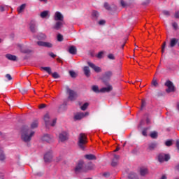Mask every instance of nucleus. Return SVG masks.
<instances>
[{
    "mask_svg": "<svg viewBox=\"0 0 179 179\" xmlns=\"http://www.w3.org/2000/svg\"><path fill=\"white\" fill-rule=\"evenodd\" d=\"M162 13L165 15V16H170V13L169 11H167L166 10H164V11H162Z\"/></svg>",
    "mask_w": 179,
    "mask_h": 179,
    "instance_id": "37998d69",
    "label": "nucleus"
},
{
    "mask_svg": "<svg viewBox=\"0 0 179 179\" xmlns=\"http://www.w3.org/2000/svg\"><path fill=\"white\" fill-rule=\"evenodd\" d=\"M4 178V175L3 173H0V179H3Z\"/></svg>",
    "mask_w": 179,
    "mask_h": 179,
    "instance_id": "338daca9",
    "label": "nucleus"
},
{
    "mask_svg": "<svg viewBox=\"0 0 179 179\" xmlns=\"http://www.w3.org/2000/svg\"><path fill=\"white\" fill-rule=\"evenodd\" d=\"M56 122H57L56 119L53 120L52 123L51 124V126L54 127L55 125V124H56Z\"/></svg>",
    "mask_w": 179,
    "mask_h": 179,
    "instance_id": "052dcab7",
    "label": "nucleus"
},
{
    "mask_svg": "<svg viewBox=\"0 0 179 179\" xmlns=\"http://www.w3.org/2000/svg\"><path fill=\"white\" fill-rule=\"evenodd\" d=\"M44 121H45V124L46 125V127L50 124V115L48 114H46L45 116H44Z\"/></svg>",
    "mask_w": 179,
    "mask_h": 179,
    "instance_id": "a878e982",
    "label": "nucleus"
},
{
    "mask_svg": "<svg viewBox=\"0 0 179 179\" xmlns=\"http://www.w3.org/2000/svg\"><path fill=\"white\" fill-rule=\"evenodd\" d=\"M34 131H31V129H24L23 134V141L24 145H27V147L30 146V142L31 141V138L34 136Z\"/></svg>",
    "mask_w": 179,
    "mask_h": 179,
    "instance_id": "f257e3e1",
    "label": "nucleus"
},
{
    "mask_svg": "<svg viewBox=\"0 0 179 179\" xmlns=\"http://www.w3.org/2000/svg\"><path fill=\"white\" fill-rule=\"evenodd\" d=\"M38 127V121H35L31 125V127L32 129H35V128H37Z\"/></svg>",
    "mask_w": 179,
    "mask_h": 179,
    "instance_id": "f704fd0d",
    "label": "nucleus"
},
{
    "mask_svg": "<svg viewBox=\"0 0 179 179\" xmlns=\"http://www.w3.org/2000/svg\"><path fill=\"white\" fill-rule=\"evenodd\" d=\"M145 105H146L145 101L143 100V101H142V106H141V107L143 108V107L145 106Z\"/></svg>",
    "mask_w": 179,
    "mask_h": 179,
    "instance_id": "e2e57ef3",
    "label": "nucleus"
},
{
    "mask_svg": "<svg viewBox=\"0 0 179 179\" xmlns=\"http://www.w3.org/2000/svg\"><path fill=\"white\" fill-rule=\"evenodd\" d=\"M29 29L32 33L37 32V24H36V21H31L29 24Z\"/></svg>",
    "mask_w": 179,
    "mask_h": 179,
    "instance_id": "9d476101",
    "label": "nucleus"
},
{
    "mask_svg": "<svg viewBox=\"0 0 179 179\" xmlns=\"http://www.w3.org/2000/svg\"><path fill=\"white\" fill-rule=\"evenodd\" d=\"M94 169V165L92 164H84V172H87V171L92 170Z\"/></svg>",
    "mask_w": 179,
    "mask_h": 179,
    "instance_id": "f3484780",
    "label": "nucleus"
},
{
    "mask_svg": "<svg viewBox=\"0 0 179 179\" xmlns=\"http://www.w3.org/2000/svg\"><path fill=\"white\" fill-rule=\"evenodd\" d=\"M106 86H107V87H103L102 89L100 90V92H102V93H105V92H110L113 90V87L109 84L108 83V85H105Z\"/></svg>",
    "mask_w": 179,
    "mask_h": 179,
    "instance_id": "9b49d317",
    "label": "nucleus"
},
{
    "mask_svg": "<svg viewBox=\"0 0 179 179\" xmlns=\"http://www.w3.org/2000/svg\"><path fill=\"white\" fill-rule=\"evenodd\" d=\"M37 45L40 47H46L48 48H51L52 47V43H50V42H42V41H38L37 42Z\"/></svg>",
    "mask_w": 179,
    "mask_h": 179,
    "instance_id": "6e6552de",
    "label": "nucleus"
},
{
    "mask_svg": "<svg viewBox=\"0 0 179 179\" xmlns=\"http://www.w3.org/2000/svg\"><path fill=\"white\" fill-rule=\"evenodd\" d=\"M104 8H105L106 10H110V7L109 4H108L107 2H106V3H104Z\"/></svg>",
    "mask_w": 179,
    "mask_h": 179,
    "instance_id": "c03bdc74",
    "label": "nucleus"
},
{
    "mask_svg": "<svg viewBox=\"0 0 179 179\" xmlns=\"http://www.w3.org/2000/svg\"><path fill=\"white\" fill-rule=\"evenodd\" d=\"M175 17L176 19H179V11H176V13L175 14Z\"/></svg>",
    "mask_w": 179,
    "mask_h": 179,
    "instance_id": "13d9d810",
    "label": "nucleus"
},
{
    "mask_svg": "<svg viewBox=\"0 0 179 179\" xmlns=\"http://www.w3.org/2000/svg\"><path fill=\"white\" fill-rule=\"evenodd\" d=\"M152 85H154L155 87H157L158 86V83L157 82L156 79H153L152 83Z\"/></svg>",
    "mask_w": 179,
    "mask_h": 179,
    "instance_id": "49530a36",
    "label": "nucleus"
},
{
    "mask_svg": "<svg viewBox=\"0 0 179 179\" xmlns=\"http://www.w3.org/2000/svg\"><path fill=\"white\" fill-rule=\"evenodd\" d=\"M165 145L167 147L171 146L173 145V141L172 140H169V141H166Z\"/></svg>",
    "mask_w": 179,
    "mask_h": 179,
    "instance_id": "58836bf2",
    "label": "nucleus"
},
{
    "mask_svg": "<svg viewBox=\"0 0 179 179\" xmlns=\"http://www.w3.org/2000/svg\"><path fill=\"white\" fill-rule=\"evenodd\" d=\"M64 38H63V35H61V34H58L57 35V41L59 42L63 41Z\"/></svg>",
    "mask_w": 179,
    "mask_h": 179,
    "instance_id": "ea45409f",
    "label": "nucleus"
},
{
    "mask_svg": "<svg viewBox=\"0 0 179 179\" xmlns=\"http://www.w3.org/2000/svg\"><path fill=\"white\" fill-rule=\"evenodd\" d=\"M170 159L169 155H165L164 153H161L158 155V160L159 162H168Z\"/></svg>",
    "mask_w": 179,
    "mask_h": 179,
    "instance_id": "0eeeda50",
    "label": "nucleus"
},
{
    "mask_svg": "<svg viewBox=\"0 0 179 179\" xmlns=\"http://www.w3.org/2000/svg\"><path fill=\"white\" fill-rule=\"evenodd\" d=\"M68 138V134L66 132L63 131L59 136V139L61 142L65 141Z\"/></svg>",
    "mask_w": 179,
    "mask_h": 179,
    "instance_id": "ddd939ff",
    "label": "nucleus"
},
{
    "mask_svg": "<svg viewBox=\"0 0 179 179\" xmlns=\"http://www.w3.org/2000/svg\"><path fill=\"white\" fill-rule=\"evenodd\" d=\"M88 106H89V103H85L83 104V106L80 107V109L84 111L87 108Z\"/></svg>",
    "mask_w": 179,
    "mask_h": 179,
    "instance_id": "4c0bfd02",
    "label": "nucleus"
},
{
    "mask_svg": "<svg viewBox=\"0 0 179 179\" xmlns=\"http://www.w3.org/2000/svg\"><path fill=\"white\" fill-rule=\"evenodd\" d=\"M17 12H18V13H22V12H23V4H22V5L20 6V8L17 9Z\"/></svg>",
    "mask_w": 179,
    "mask_h": 179,
    "instance_id": "de8ad7c7",
    "label": "nucleus"
},
{
    "mask_svg": "<svg viewBox=\"0 0 179 179\" xmlns=\"http://www.w3.org/2000/svg\"><path fill=\"white\" fill-rule=\"evenodd\" d=\"M179 41V39H176V38H173L171 40V42H170V46L171 48H173Z\"/></svg>",
    "mask_w": 179,
    "mask_h": 179,
    "instance_id": "4be33fe9",
    "label": "nucleus"
},
{
    "mask_svg": "<svg viewBox=\"0 0 179 179\" xmlns=\"http://www.w3.org/2000/svg\"><path fill=\"white\" fill-rule=\"evenodd\" d=\"M31 50H30V49H25L24 50V54H31Z\"/></svg>",
    "mask_w": 179,
    "mask_h": 179,
    "instance_id": "3c124183",
    "label": "nucleus"
},
{
    "mask_svg": "<svg viewBox=\"0 0 179 179\" xmlns=\"http://www.w3.org/2000/svg\"><path fill=\"white\" fill-rule=\"evenodd\" d=\"M129 179H138V176L136 173H131L129 175Z\"/></svg>",
    "mask_w": 179,
    "mask_h": 179,
    "instance_id": "7c9ffc66",
    "label": "nucleus"
},
{
    "mask_svg": "<svg viewBox=\"0 0 179 179\" xmlns=\"http://www.w3.org/2000/svg\"><path fill=\"white\" fill-rule=\"evenodd\" d=\"M142 134H143L144 136H147V130H146V129H144V130L142 131Z\"/></svg>",
    "mask_w": 179,
    "mask_h": 179,
    "instance_id": "bf43d9fd",
    "label": "nucleus"
},
{
    "mask_svg": "<svg viewBox=\"0 0 179 179\" xmlns=\"http://www.w3.org/2000/svg\"><path fill=\"white\" fill-rule=\"evenodd\" d=\"M52 78H55V79H57V78H60V76H59V74H58L57 73H56V72L53 73L52 74Z\"/></svg>",
    "mask_w": 179,
    "mask_h": 179,
    "instance_id": "a19ab883",
    "label": "nucleus"
},
{
    "mask_svg": "<svg viewBox=\"0 0 179 179\" xmlns=\"http://www.w3.org/2000/svg\"><path fill=\"white\" fill-rule=\"evenodd\" d=\"M172 26L175 30H177L178 29V25L177 22H173Z\"/></svg>",
    "mask_w": 179,
    "mask_h": 179,
    "instance_id": "a18cd8bd",
    "label": "nucleus"
},
{
    "mask_svg": "<svg viewBox=\"0 0 179 179\" xmlns=\"http://www.w3.org/2000/svg\"><path fill=\"white\" fill-rule=\"evenodd\" d=\"M0 10H1V12L5 11V8H4L3 6H0Z\"/></svg>",
    "mask_w": 179,
    "mask_h": 179,
    "instance_id": "0e129e2a",
    "label": "nucleus"
},
{
    "mask_svg": "<svg viewBox=\"0 0 179 179\" xmlns=\"http://www.w3.org/2000/svg\"><path fill=\"white\" fill-rule=\"evenodd\" d=\"M63 27L62 21H57L55 24L52 27L55 30H59Z\"/></svg>",
    "mask_w": 179,
    "mask_h": 179,
    "instance_id": "2eb2a0df",
    "label": "nucleus"
},
{
    "mask_svg": "<svg viewBox=\"0 0 179 179\" xmlns=\"http://www.w3.org/2000/svg\"><path fill=\"white\" fill-rule=\"evenodd\" d=\"M6 58H7V59H8L9 61H16V59H17L16 55H13L11 54H6Z\"/></svg>",
    "mask_w": 179,
    "mask_h": 179,
    "instance_id": "6ab92c4d",
    "label": "nucleus"
},
{
    "mask_svg": "<svg viewBox=\"0 0 179 179\" xmlns=\"http://www.w3.org/2000/svg\"><path fill=\"white\" fill-rule=\"evenodd\" d=\"M157 144L156 143H152L149 145L148 149L152 151L154 150L157 148Z\"/></svg>",
    "mask_w": 179,
    "mask_h": 179,
    "instance_id": "bb28decb",
    "label": "nucleus"
},
{
    "mask_svg": "<svg viewBox=\"0 0 179 179\" xmlns=\"http://www.w3.org/2000/svg\"><path fill=\"white\" fill-rule=\"evenodd\" d=\"M66 92L69 94V99L71 101H75L78 97V94L71 90L68 86L66 87Z\"/></svg>",
    "mask_w": 179,
    "mask_h": 179,
    "instance_id": "7ed1b4c3",
    "label": "nucleus"
},
{
    "mask_svg": "<svg viewBox=\"0 0 179 179\" xmlns=\"http://www.w3.org/2000/svg\"><path fill=\"white\" fill-rule=\"evenodd\" d=\"M69 74H70L71 77H72V78H76V74L74 71H70Z\"/></svg>",
    "mask_w": 179,
    "mask_h": 179,
    "instance_id": "09e8293b",
    "label": "nucleus"
},
{
    "mask_svg": "<svg viewBox=\"0 0 179 179\" xmlns=\"http://www.w3.org/2000/svg\"><path fill=\"white\" fill-rule=\"evenodd\" d=\"M108 58L109 59L114 60L115 56H114V55H113V53H110L109 55H108Z\"/></svg>",
    "mask_w": 179,
    "mask_h": 179,
    "instance_id": "79ce46f5",
    "label": "nucleus"
},
{
    "mask_svg": "<svg viewBox=\"0 0 179 179\" xmlns=\"http://www.w3.org/2000/svg\"><path fill=\"white\" fill-rule=\"evenodd\" d=\"M6 159V156L5 155V152L0 148V160L1 162H5Z\"/></svg>",
    "mask_w": 179,
    "mask_h": 179,
    "instance_id": "b1692460",
    "label": "nucleus"
},
{
    "mask_svg": "<svg viewBox=\"0 0 179 179\" xmlns=\"http://www.w3.org/2000/svg\"><path fill=\"white\" fill-rule=\"evenodd\" d=\"M6 78L8 80H12V76L10 74H6Z\"/></svg>",
    "mask_w": 179,
    "mask_h": 179,
    "instance_id": "8fccbe9b",
    "label": "nucleus"
},
{
    "mask_svg": "<svg viewBox=\"0 0 179 179\" xmlns=\"http://www.w3.org/2000/svg\"><path fill=\"white\" fill-rule=\"evenodd\" d=\"M103 54V52H99V53H98V55H97V58L101 59Z\"/></svg>",
    "mask_w": 179,
    "mask_h": 179,
    "instance_id": "603ef678",
    "label": "nucleus"
},
{
    "mask_svg": "<svg viewBox=\"0 0 179 179\" xmlns=\"http://www.w3.org/2000/svg\"><path fill=\"white\" fill-rule=\"evenodd\" d=\"M112 76H113V73L111 71H107L102 75L101 80L103 81L104 85H108V84H109L108 82L110 81Z\"/></svg>",
    "mask_w": 179,
    "mask_h": 179,
    "instance_id": "20e7f679",
    "label": "nucleus"
},
{
    "mask_svg": "<svg viewBox=\"0 0 179 179\" xmlns=\"http://www.w3.org/2000/svg\"><path fill=\"white\" fill-rule=\"evenodd\" d=\"M139 173L141 176H145L148 173V170L146 168H141Z\"/></svg>",
    "mask_w": 179,
    "mask_h": 179,
    "instance_id": "412c9836",
    "label": "nucleus"
},
{
    "mask_svg": "<svg viewBox=\"0 0 179 179\" xmlns=\"http://www.w3.org/2000/svg\"><path fill=\"white\" fill-rule=\"evenodd\" d=\"M87 115H89V113L87 112H86L85 113H80L75 115V119L77 120H80Z\"/></svg>",
    "mask_w": 179,
    "mask_h": 179,
    "instance_id": "4468645a",
    "label": "nucleus"
},
{
    "mask_svg": "<svg viewBox=\"0 0 179 179\" xmlns=\"http://www.w3.org/2000/svg\"><path fill=\"white\" fill-rule=\"evenodd\" d=\"M17 129L20 130V132L21 133V139H23V125L22 124V122H21L20 127L17 128Z\"/></svg>",
    "mask_w": 179,
    "mask_h": 179,
    "instance_id": "72a5a7b5",
    "label": "nucleus"
},
{
    "mask_svg": "<svg viewBox=\"0 0 179 179\" xmlns=\"http://www.w3.org/2000/svg\"><path fill=\"white\" fill-rule=\"evenodd\" d=\"M83 71H84L85 75L87 78H89V77L90 76V71L89 67L85 66L84 69H83Z\"/></svg>",
    "mask_w": 179,
    "mask_h": 179,
    "instance_id": "393cba45",
    "label": "nucleus"
},
{
    "mask_svg": "<svg viewBox=\"0 0 179 179\" xmlns=\"http://www.w3.org/2000/svg\"><path fill=\"white\" fill-rule=\"evenodd\" d=\"M165 86L168 87V89L166 90V92L167 93L173 92L175 91V87L172 82L170 80H167L165 83Z\"/></svg>",
    "mask_w": 179,
    "mask_h": 179,
    "instance_id": "39448f33",
    "label": "nucleus"
},
{
    "mask_svg": "<svg viewBox=\"0 0 179 179\" xmlns=\"http://www.w3.org/2000/svg\"><path fill=\"white\" fill-rule=\"evenodd\" d=\"M92 16L94 19H97V17L99 16V13H97V11H93L92 12Z\"/></svg>",
    "mask_w": 179,
    "mask_h": 179,
    "instance_id": "473e14b6",
    "label": "nucleus"
},
{
    "mask_svg": "<svg viewBox=\"0 0 179 179\" xmlns=\"http://www.w3.org/2000/svg\"><path fill=\"white\" fill-rule=\"evenodd\" d=\"M69 52L71 55H76L77 52V49L76 46H70L69 49Z\"/></svg>",
    "mask_w": 179,
    "mask_h": 179,
    "instance_id": "5701e85b",
    "label": "nucleus"
},
{
    "mask_svg": "<svg viewBox=\"0 0 179 179\" xmlns=\"http://www.w3.org/2000/svg\"><path fill=\"white\" fill-rule=\"evenodd\" d=\"M52 139V136H50V135H49V134H45V135H44V136L42 138V140H43V141H46V142H48V143L51 142Z\"/></svg>",
    "mask_w": 179,
    "mask_h": 179,
    "instance_id": "aec40b11",
    "label": "nucleus"
},
{
    "mask_svg": "<svg viewBox=\"0 0 179 179\" xmlns=\"http://www.w3.org/2000/svg\"><path fill=\"white\" fill-rule=\"evenodd\" d=\"M87 143V137H86L85 134H80L79 136V138H78V143L79 148L81 150H84Z\"/></svg>",
    "mask_w": 179,
    "mask_h": 179,
    "instance_id": "f03ea898",
    "label": "nucleus"
},
{
    "mask_svg": "<svg viewBox=\"0 0 179 179\" xmlns=\"http://www.w3.org/2000/svg\"><path fill=\"white\" fill-rule=\"evenodd\" d=\"M40 15H41V17L45 18L47 17V16H48V11H42Z\"/></svg>",
    "mask_w": 179,
    "mask_h": 179,
    "instance_id": "2f4dec72",
    "label": "nucleus"
},
{
    "mask_svg": "<svg viewBox=\"0 0 179 179\" xmlns=\"http://www.w3.org/2000/svg\"><path fill=\"white\" fill-rule=\"evenodd\" d=\"M85 157L87 159H89V160H95L96 159V157L94 155H86L85 156Z\"/></svg>",
    "mask_w": 179,
    "mask_h": 179,
    "instance_id": "cd10ccee",
    "label": "nucleus"
},
{
    "mask_svg": "<svg viewBox=\"0 0 179 179\" xmlns=\"http://www.w3.org/2000/svg\"><path fill=\"white\" fill-rule=\"evenodd\" d=\"M119 159H120V156L114 155V159L112 160V163H111L112 166H116L117 165Z\"/></svg>",
    "mask_w": 179,
    "mask_h": 179,
    "instance_id": "a211bd4d",
    "label": "nucleus"
},
{
    "mask_svg": "<svg viewBox=\"0 0 179 179\" xmlns=\"http://www.w3.org/2000/svg\"><path fill=\"white\" fill-rule=\"evenodd\" d=\"M84 169H85V164L83 161H80L75 168V171L76 173L84 172Z\"/></svg>",
    "mask_w": 179,
    "mask_h": 179,
    "instance_id": "423d86ee",
    "label": "nucleus"
},
{
    "mask_svg": "<svg viewBox=\"0 0 179 179\" xmlns=\"http://www.w3.org/2000/svg\"><path fill=\"white\" fill-rule=\"evenodd\" d=\"M41 70L46 71L48 74L52 73L51 68L50 67H41Z\"/></svg>",
    "mask_w": 179,
    "mask_h": 179,
    "instance_id": "c756f323",
    "label": "nucleus"
},
{
    "mask_svg": "<svg viewBox=\"0 0 179 179\" xmlns=\"http://www.w3.org/2000/svg\"><path fill=\"white\" fill-rule=\"evenodd\" d=\"M45 107H47V105H45V104H41L39 106V108L40 109H43V108H45Z\"/></svg>",
    "mask_w": 179,
    "mask_h": 179,
    "instance_id": "4d7b16f0",
    "label": "nucleus"
},
{
    "mask_svg": "<svg viewBox=\"0 0 179 179\" xmlns=\"http://www.w3.org/2000/svg\"><path fill=\"white\" fill-rule=\"evenodd\" d=\"M92 90L93 92H94L96 93L100 92V91H99V87L96 85L92 86Z\"/></svg>",
    "mask_w": 179,
    "mask_h": 179,
    "instance_id": "e433bc0d",
    "label": "nucleus"
},
{
    "mask_svg": "<svg viewBox=\"0 0 179 179\" xmlns=\"http://www.w3.org/2000/svg\"><path fill=\"white\" fill-rule=\"evenodd\" d=\"M103 176L106 178H108L110 176V173L108 172L104 173Z\"/></svg>",
    "mask_w": 179,
    "mask_h": 179,
    "instance_id": "6e6d98bb",
    "label": "nucleus"
},
{
    "mask_svg": "<svg viewBox=\"0 0 179 179\" xmlns=\"http://www.w3.org/2000/svg\"><path fill=\"white\" fill-rule=\"evenodd\" d=\"M121 5H122V6H123V7H124L125 6V3H124V1H121Z\"/></svg>",
    "mask_w": 179,
    "mask_h": 179,
    "instance_id": "774afa93",
    "label": "nucleus"
},
{
    "mask_svg": "<svg viewBox=\"0 0 179 179\" xmlns=\"http://www.w3.org/2000/svg\"><path fill=\"white\" fill-rule=\"evenodd\" d=\"M48 55L52 58H55L56 57V55H54L52 52H50V53H48Z\"/></svg>",
    "mask_w": 179,
    "mask_h": 179,
    "instance_id": "5fc2aeb1",
    "label": "nucleus"
},
{
    "mask_svg": "<svg viewBox=\"0 0 179 179\" xmlns=\"http://www.w3.org/2000/svg\"><path fill=\"white\" fill-rule=\"evenodd\" d=\"M176 147H177V148H178V151H179V140H178V141H176Z\"/></svg>",
    "mask_w": 179,
    "mask_h": 179,
    "instance_id": "69168bd1",
    "label": "nucleus"
},
{
    "mask_svg": "<svg viewBox=\"0 0 179 179\" xmlns=\"http://www.w3.org/2000/svg\"><path fill=\"white\" fill-rule=\"evenodd\" d=\"M47 38V35H45V34H39L38 36V39L41 41H44Z\"/></svg>",
    "mask_w": 179,
    "mask_h": 179,
    "instance_id": "c85d7f7f",
    "label": "nucleus"
},
{
    "mask_svg": "<svg viewBox=\"0 0 179 179\" xmlns=\"http://www.w3.org/2000/svg\"><path fill=\"white\" fill-rule=\"evenodd\" d=\"M52 159V155L51 152L46 153L44 156V160L45 162H51Z\"/></svg>",
    "mask_w": 179,
    "mask_h": 179,
    "instance_id": "dca6fc26",
    "label": "nucleus"
},
{
    "mask_svg": "<svg viewBox=\"0 0 179 179\" xmlns=\"http://www.w3.org/2000/svg\"><path fill=\"white\" fill-rule=\"evenodd\" d=\"M105 23L106 22L104 21V20H101V21L99 22V25H104Z\"/></svg>",
    "mask_w": 179,
    "mask_h": 179,
    "instance_id": "864d4df0",
    "label": "nucleus"
},
{
    "mask_svg": "<svg viewBox=\"0 0 179 179\" xmlns=\"http://www.w3.org/2000/svg\"><path fill=\"white\" fill-rule=\"evenodd\" d=\"M64 17L59 11H57L55 14V20L59 22H63Z\"/></svg>",
    "mask_w": 179,
    "mask_h": 179,
    "instance_id": "f8f14e48",
    "label": "nucleus"
},
{
    "mask_svg": "<svg viewBox=\"0 0 179 179\" xmlns=\"http://www.w3.org/2000/svg\"><path fill=\"white\" fill-rule=\"evenodd\" d=\"M87 64L96 73H100L102 71L101 69L99 66H95L94 64L91 63V62H87Z\"/></svg>",
    "mask_w": 179,
    "mask_h": 179,
    "instance_id": "1a4fd4ad",
    "label": "nucleus"
},
{
    "mask_svg": "<svg viewBox=\"0 0 179 179\" xmlns=\"http://www.w3.org/2000/svg\"><path fill=\"white\" fill-rule=\"evenodd\" d=\"M157 136H158V134H157V132H156V131H153V132H152V133L150 134V137H151L152 138H157Z\"/></svg>",
    "mask_w": 179,
    "mask_h": 179,
    "instance_id": "c9c22d12",
    "label": "nucleus"
},
{
    "mask_svg": "<svg viewBox=\"0 0 179 179\" xmlns=\"http://www.w3.org/2000/svg\"><path fill=\"white\" fill-rule=\"evenodd\" d=\"M63 107H65V106H64V104H63V105H61V106L59 107V110H58L59 113L61 112V109H62Z\"/></svg>",
    "mask_w": 179,
    "mask_h": 179,
    "instance_id": "680f3d73",
    "label": "nucleus"
}]
</instances>
